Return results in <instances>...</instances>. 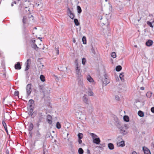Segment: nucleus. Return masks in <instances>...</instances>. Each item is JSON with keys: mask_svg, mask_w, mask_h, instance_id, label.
Masks as SVG:
<instances>
[{"mask_svg": "<svg viewBox=\"0 0 154 154\" xmlns=\"http://www.w3.org/2000/svg\"><path fill=\"white\" fill-rule=\"evenodd\" d=\"M67 11L69 16L70 17V18L72 19H73L75 16L74 15L73 13H72L70 9L69 8H67Z\"/></svg>", "mask_w": 154, "mask_h": 154, "instance_id": "obj_7", "label": "nucleus"}, {"mask_svg": "<svg viewBox=\"0 0 154 154\" xmlns=\"http://www.w3.org/2000/svg\"><path fill=\"white\" fill-rule=\"evenodd\" d=\"M114 120L115 121V124L118 128H119L121 126L120 121L118 118L116 116L114 117Z\"/></svg>", "mask_w": 154, "mask_h": 154, "instance_id": "obj_5", "label": "nucleus"}, {"mask_svg": "<svg viewBox=\"0 0 154 154\" xmlns=\"http://www.w3.org/2000/svg\"><path fill=\"white\" fill-rule=\"evenodd\" d=\"M78 141L79 144H81L82 143V140L81 139H79Z\"/></svg>", "mask_w": 154, "mask_h": 154, "instance_id": "obj_51", "label": "nucleus"}, {"mask_svg": "<svg viewBox=\"0 0 154 154\" xmlns=\"http://www.w3.org/2000/svg\"><path fill=\"white\" fill-rule=\"evenodd\" d=\"M63 67L62 66H59L58 67V69L60 70V71H62L63 70Z\"/></svg>", "mask_w": 154, "mask_h": 154, "instance_id": "obj_45", "label": "nucleus"}, {"mask_svg": "<svg viewBox=\"0 0 154 154\" xmlns=\"http://www.w3.org/2000/svg\"><path fill=\"white\" fill-rule=\"evenodd\" d=\"M108 146L109 149L112 150L114 148V146L113 143H109L108 144Z\"/></svg>", "mask_w": 154, "mask_h": 154, "instance_id": "obj_20", "label": "nucleus"}, {"mask_svg": "<svg viewBox=\"0 0 154 154\" xmlns=\"http://www.w3.org/2000/svg\"><path fill=\"white\" fill-rule=\"evenodd\" d=\"M104 78L102 80L103 85V86H106L109 84L110 82L108 78V77L106 74L104 75Z\"/></svg>", "mask_w": 154, "mask_h": 154, "instance_id": "obj_4", "label": "nucleus"}, {"mask_svg": "<svg viewBox=\"0 0 154 154\" xmlns=\"http://www.w3.org/2000/svg\"><path fill=\"white\" fill-rule=\"evenodd\" d=\"M82 112L79 111V112H76L75 113V115L78 118H80V116L82 115Z\"/></svg>", "mask_w": 154, "mask_h": 154, "instance_id": "obj_21", "label": "nucleus"}, {"mask_svg": "<svg viewBox=\"0 0 154 154\" xmlns=\"http://www.w3.org/2000/svg\"><path fill=\"white\" fill-rule=\"evenodd\" d=\"M105 146V144L104 143L103 144H100V146H97V147L100 149L102 148V147H104Z\"/></svg>", "mask_w": 154, "mask_h": 154, "instance_id": "obj_39", "label": "nucleus"}, {"mask_svg": "<svg viewBox=\"0 0 154 154\" xmlns=\"http://www.w3.org/2000/svg\"><path fill=\"white\" fill-rule=\"evenodd\" d=\"M122 69V67L121 66L119 65L117 66L116 68V70L117 72L120 71Z\"/></svg>", "mask_w": 154, "mask_h": 154, "instance_id": "obj_26", "label": "nucleus"}, {"mask_svg": "<svg viewBox=\"0 0 154 154\" xmlns=\"http://www.w3.org/2000/svg\"><path fill=\"white\" fill-rule=\"evenodd\" d=\"M138 115L140 117H143L144 116V112L141 110H139L138 112Z\"/></svg>", "mask_w": 154, "mask_h": 154, "instance_id": "obj_23", "label": "nucleus"}, {"mask_svg": "<svg viewBox=\"0 0 154 154\" xmlns=\"http://www.w3.org/2000/svg\"><path fill=\"white\" fill-rule=\"evenodd\" d=\"M33 128V125L32 123H30L29 125L28 126V131L30 132L31 131ZM30 133L29 132V134Z\"/></svg>", "mask_w": 154, "mask_h": 154, "instance_id": "obj_17", "label": "nucleus"}, {"mask_svg": "<svg viewBox=\"0 0 154 154\" xmlns=\"http://www.w3.org/2000/svg\"><path fill=\"white\" fill-rule=\"evenodd\" d=\"M87 80L90 82H94V80L90 75H88L87 77Z\"/></svg>", "mask_w": 154, "mask_h": 154, "instance_id": "obj_19", "label": "nucleus"}, {"mask_svg": "<svg viewBox=\"0 0 154 154\" xmlns=\"http://www.w3.org/2000/svg\"><path fill=\"white\" fill-rule=\"evenodd\" d=\"M69 147H70L71 149H72L73 148V145H72V142H71L70 143V144H69Z\"/></svg>", "mask_w": 154, "mask_h": 154, "instance_id": "obj_48", "label": "nucleus"}, {"mask_svg": "<svg viewBox=\"0 0 154 154\" xmlns=\"http://www.w3.org/2000/svg\"><path fill=\"white\" fill-rule=\"evenodd\" d=\"M38 38L40 39L41 41H42V40H41V39H42V38L39 37Z\"/></svg>", "mask_w": 154, "mask_h": 154, "instance_id": "obj_60", "label": "nucleus"}, {"mask_svg": "<svg viewBox=\"0 0 154 154\" xmlns=\"http://www.w3.org/2000/svg\"><path fill=\"white\" fill-rule=\"evenodd\" d=\"M73 42H74V43H75V40H73Z\"/></svg>", "mask_w": 154, "mask_h": 154, "instance_id": "obj_63", "label": "nucleus"}, {"mask_svg": "<svg viewBox=\"0 0 154 154\" xmlns=\"http://www.w3.org/2000/svg\"><path fill=\"white\" fill-rule=\"evenodd\" d=\"M79 84H80V85L82 86L83 87V86L84 85V84H83V82H82L81 81H80L79 82Z\"/></svg>", "mask_w": 154, "mask_h": 154, "instance_id": "obj_50", "label": "nucleus"}, {"mask_svg": "<svg viewBox=\"0 0 154 154\" xmlns=\"http://www.w3.org/2000/svg\"><path fill=\"white\" fill-rule=\"evenodd\" d=\"M111 56L113 58H115L116 57V54L115 52H112L111 54Z\"/></svg>", "mask_w": 154, "mask_h": 154, "instance_id": "obj_38", "label": "nucleus"}, {"mask_svg": "<svg viewBox=\"0 0 154 154\" xmlns=\"http://www.w3.org/2000/svg\"><path fill=\"white\" fill-rule=\"evenodd\" d=\"M35 40H32V42L33 44H35Z\"/></svg>", "mask_w": 154, "mask_h": 154, "instance_id": "obj_58", "label": "nucleus"}, {"mask_svg": "<svg viewBox=\"0 0 154 154\" xmlns=\"http://www.w3.org/2000/svg\"><path fill=\"white\" fill-rule=\"evenodd\" d=\"M89 134L91 136L93 140L99 137L97 135L94 133H90Z\"/></svg>", "mask_w": 154, "mask_h": 154, "instance_id": "obj_13", "label": "nucleus"}, {"mask_svg": "<svg viewBox=\"0 0 154 154\" xmlns=\"http://www.w3.org/2000/svg\"><path fill=\"white\" fill-rule=\"evenodd\" d=\"M30 61V59H29L27 60L25 64H26V68L25 69V71L27 70L29 68V63Z\"/></svg>", "mask_w": 154, "mask_h": 154, "instance_id": "obj_16", "label": "nucleus"}, {"mask_svg": "<svg viewBox=\"0 0 154 154\" xmlns=\"http://www.w3.org/2000/svg\"><path fill=\"white\" fill-rule=\"evenodd\" d=\"M15 68L16 69H21V66L19 62H17L14 66Z\"/></svg>", "mask_w": 154, "mask_h": 154, "instance_id": "obj_14", "label": "nucleus"}, {"mask_svg": "<svg viewBox=\"0 0 154 154\" xmlns=\"http://www.w3.org/2000/svg\"><path fill=\"white\" fill-rule=\"evenodd\" d=\"M74 23L76 26H78L79 25V23L77 19H74Z\"/></svg>", "mask_w": 154, "mask_h": 154, "instance_id": "obj_30", "label": "nucleus"}, {"mask_svg": "<svg viewBox=\"0 0 154 154\" xmlns=\"http://www.w3.org/2000/svg\"><path fill=\"white\" fill-rule=\"evenodd\" d=\"M23 34L25 36L26 34H28V31L25 28L23 29Z\"/></svg>", "mask_w": 154, "mask_h": 154, "instance_id": "obj_32", "label": "nucleus"}, {"mask_svg": "<svg viewBox=\"0 0 154 154\" xmlns=\"http://www.w3.org/2000/svg\"><path fill=\"white\" fill-rule=\"evenodd\" d=\"M115 98H116V99L117 100H119V98L118 96H116Z\"/></svg>", "mask_w": 154, "mask_h": 154, "instance_id": "obj_54", "label": "nucleus"}, {"mask_svg": "<svg viewBox=\"0 0 154 154\" xmlns=\"http://www.w3.org/2000/svg\"><path fill=\"white\" fill-rule=\"evenodd\" d=\"M13 5H13V3H12V4H11V6H13Z\"/></svg>", "mask_w": 154, "mask_h": 154, "instance_id": "obj_62", "label": "nucleus"}, {"mask_svg": "<svg viewBox=\"0 0 154 154\" xmlns=\"http://www.w3.org/2000/svg\"><path fill=\"white\" fill-rule=\"evenodd\" d=\"M77 12L79 14H80L82 12V9L79 6H77Z\"/></svg>", "mask_w": 154, "mask_h": 154, "instance_id": "obj_29", "label": "nucleus"}, {"mask_svg": "<svg viewBox=\"0 0 154 154\" xmlns=\"http://www.w3.org/2000/svg\"><path fill=\"white\" fill-rule=\"evenodd\" d=\"M118 128L120 129V133L123 135H125L126 134L127 132L124 129V127H120V126L119 128Z\"/></svg>", "mask_w": 154, "mask_h": 154, "instance_id": "obj_8", "label": "nucleus"}, {"mask_svg": "<svg viewBox=\"0 0 154 154\" xmlns=\"http://www.w3.org/2000/svg\"><path fill=\"white\" fill-rule=\"evenodd\" d=\"M47 121L50 124H51L52 123V121L51 120V116L48 115V116L47 118Z\"/></svg>", "mask_w": 154, "mask_h": 154, "instance_id": "obj_22", "label": "nucleus"}, {"mask_svg": "<svg viewBox=\"0 0 154 154\" xmlns=\"http://www.w3.org/2000/svg\"><path fill=\"white\" fill-rule=\"evenodd\" d=\"M87 154H91L90 150L88 149L87 150Z\"/></svg>", "mask_w": 154, "mask_h": 154, "instance_id": "obj_53", "label": "nucleus"}, {"mask_svg": "<svg viewBox=\"0 0 154 154\" xmlns=\"http://www.w3.org/2000/svg\"><path fill=\"white\" fill-rule=\"evenodd\" d=\"M36 135L38 137H39L40 136V134L38 131L37 132Z\"/></svg>", "mask_w": 154, "mask_h": 154, "instance_id": "obj_52", "label": "nucleus"}, {"mask_svg": "<svg viewBox=\"0 0 154 154\" xmlns=\"http://www.w3.org/2000/svg\"><path fill=\"white\" fill-rule=\"evenodd\" d=\"M39 88L40 90L43 91L44 90V87L42 85H39Z\"/></svg>", "mask_w": 154, "mask_h": 154, "instance_id": "obj_41", "label": "nucleus"}, {"mask_svg": "<svg viewBox=\"0 0 154 154\" xmlns=\"http://www.w3.org/2000/svg\"><path fill=\"white\" fill-rule=\"evenodd\" d=\"M32 48H34L36 51H37L38 50L39 48L37 47V45L35 44H33V45L32 46Z\"/></svg>", "mask_w": 154, "mask_h": 154, "instance_id": "obj_28", "label": "nucleus"}, {"mask_svg": "<svg viewBox=\"0 0 154 154\" xmlns=\"http://www.w3.org/2000/svg\"><path fill=\"white\" fill-rule=\"evenodd\" d=\"M2 123L4 128L7 127L6 124L4 121H2Z\"/></svg>", "mask_w": 154, "mask_h": 154, "instance_id": "obj_44", "label": "nucleus"}, {"mask_svg": "<svg viewBox=\"0 0 154 154\" xmlns=\"http://www.w3.org/2000/svg\"><path fill=\"white\" fill-rule=\"evenodd\" d=\"M32 85L31 84H28L26 85V91L27 96H29L31 94L32 90Z\"/></svg>", "mask_w": 154, "mask_h": 154, "instance_id": "obj_3", "label": "nucleus"}, {"mask_svg": "<svg viewBox=\"0 0 154 154\" xmlns=\"http://www.w3.org/2000/svg\"><path fill=\"white\" fill-rule=\"evenodd\" d=\"M131 154H137V152L136 151H133Z\"/></svg>", "mask_w": 154, "mask_h": 154, "instance_id": "obj_56", "label": "nucleus"}, {"mask_svg": "<svg viewBox=\"0 0 154 154\" xmlns=\"http://www.w3.org/2000/svg\"><path fill=\"white\" fill-rule=\"evenodd\" d=\"M34 101L32 99H30L29 100V107H32V105L34 103Z\"/></svg>", "mask_w": 154, "mask_h": 154, "instance_id": "obj_24", "label": "nucleus"}, {"mask_svg": "<svg viewBox=\"0 0 154 154\" xmlns=\"http://www.w3.org/2000/svg\"><path fill=\"white\" fill-rule=\"evenodd\" d=\"M55 50L57 51V54H59V50H58V48H57L56 47L55 48Z\"/></svg>", "mask_w": 154, "mask_h": 154, "instance_id": "obj_47", "label": "nucleus"}, {"mask_svg": "<svg viewBox=\"0 0 154 154\" xmlns=\"http://www.w3.org/2000/svg\"><path fill=\"white\" fill-rule=\"evenodd\" d=\"M82 41L83 43L84 44H86V39L85 36H83L82 38Z\"/></svg>", "mask_w": 154, "mask_h": 154, "instance_id": "obj_27", "label": "nucleus"}, {"mask_svg": "<svg viewBox=\"0 0 154 154\" xmlns=\"http://www.w3.org/2000/svg\"><path fill=\"white\" fill-rule=\"evenodd\" d=\"M26 17L24 16L23 19V22L24 24L26 23Z\"/></svg>", "mask_w": 154, "mask_h": 154, "instance_id": "obj_40", "label": "nucleus"}, {"mask_svg": "<svg viewBox=\"0 0 154 154\" xmlns=\"http://www.w3.org/2000/svg\"><path fill=\"white\" fill-rule=\"evenodd\" d=\"M91 52H92V53L94 54H95V51L93 48H92L91 49Z\"/></svg>", "mask_w": 154, "mask_h": 154, "instance_id": "obj_46", "label": "nucleus"}, {"mask_svg": "<svg viewBox=\"0 0 154 154\" xmlns=\"http://www.w3.org/2000/svg\"><path fill=\"white\" fill-rule=\"evenodd\" d=\"M40 80H41V81H42L44 82L45 81V76L44 75H41L40 76Z\"/></svg>", "mask_w": 154, "mask_h": 154, "instance_id": "obj_35", "label": "nucleus"}, {"mask_svg": "<svg viewBox=\"0 0 154 154\" xmlns=\"http://www.w3.org/2000/svg\"><path fill=\"white\" fill-rule=\"evenodd\" d=\"M86 93L88 96H93L94 95V93L92 91V90L90 88L88 89V91L86 92Z\"/></svg>", "mask_w": 154, "mask_h": 154, "instance_id": "obj_12", "label": "nucleus"}, {"mask_svg": "<svg viewBox=\"0 0 154 154\" xmlns=\"http://www.w3.org/2000/svg\"><path fill=\"white\" fill-rule=\"evenodd\" d=\"M33 109L32 107H29L28 110V114L30 116L32 117V116L33 114Z\"/></svg>", "mask_w": 154, "mask_h": 154, "instance_id": "obj_10", "label": "nucleus"}, {"mask_svg": "<svg viewBox=\"0 0 154 154\" xmlns=\"http://www.w3.org/2000/svg\"><path fill=\"white\" fill-rule=\"evenodd\" d=\"M13 3L16 4V2L15 1H14L13 2Z\"/></svg>", "mask_w": 154, "mask_h": 154, "instance_id": "obj_64", "label": "nucleus"}, {"mask_svg": "<svg viewBox=\"0 0 154 154\" xmlns=\"http://www.w3.org/2000/svg\"><path fill=\"white\" fill-rule=\"evenodd\" d=\"M140 89L142 90H143L144 89V88L143 87H141L140 88Z\"/></svg>", "mask_w": 154, "mask_h": 154, "instance_id": "obj_57", "label": "nucleus"}, {"mask_svg": "<svg viewBox=\"0 0 154 154\" xmlns=\"http://www.w3.org/2000/svg\"><path fill=\"white\" fill-rule=\"evenodd\" d=\"M86 61V59L85 58H82V63L83 65H85Z\"/></svg>", "mask_w": 154, "mask_h": 154, "instance_id": "obj_42", "label": "nucleus"}, {"mask_svg": "<svg viewBox=\"0 0 154 154\" xmlns=\"http://www.w3.org/2000/svg\"><path fill=\"white\" fill-rule=\"evenodd\" d=\"M6 154H9V152L8 150H7L6 152Z\"/></svg>", "mask_w": 154, "mask_h": 154, "instance_id": "obj_59", "label": "nucleus"}, {"mask_svg": "<svg viewBox=\"0 0 154 154\" xmlns=\"http://www.w3.org/2000/svg\"><path fill=\"white\" fill-rule=\"evenodd\" d=\"M117 145L118 146L123 147L125 146V142L124 141H122L117 143Z\"/></svg>", "mask_w": 154, "mask_h": 154, "instance_id": "obj_18", "label": "nucleus"}, {"mask_svg": "<svg viewBox=\"0 0 154 154\" xmlns=\"http://www.w3.org/2000/svg\"><path fill=\"white\" fill-rule=\"evenodd\" d=\"M75 63V70L76 75L78 78H81L82 77L81 71L80 67L79 66L77 60H76Z\"/></svg>", "mask_w": 154, "mask_h": 154, "instance_id": "obj_2", "label": "nucleus"}, {"mask_svg": "<svg viewBox=\"0 0 154 154\" xmlns=\"http://www.w3.org/2000/svg\"><path fill=\"white\" fill-rule=\"evenodd\" d=\"M82 100L83 102L89 106L91 109H93L91 101L88 99L87 95L85 94L82 98Z\"/></svg>", "mask_w": 154, "mask_h": 154, "instance_id": "obj_1", "label": "nucleus"}, {"mask_svg": "<svg viewBox=\"0 0 154 154\" xmlns=\"http://www.w3.org/2000/svg\"><path fill=\"white\" fill-rule=\"evenodd\" d=\"M123 119L124 121L126 122H128L129 120V117L127 116H124L123 117Z\"/></svg>", "mask_w": 154, "mask_h": 154, "instance_id": "obj_25", "label": "nucleus"}, {"mask_svg": "<svg viewBox=\"0 0 154 154\" xmlns=\"http://www.w3.org/2000/svg\"><path fill=\"white\" fill-rule=\"evenodd\" d=\"M124 73H121L119 75V77L122 81H124V79L123 78V77L124 76Z\"/></svg>", "mask_w": 154, "mask_h": 154, "instance_id": "obj_31", "label": "nucleus"}, {"mask_svg": "<svg viewBox=\"0 0 154 154\" xmlns=\"http://www.w3.org/2000/svg\"><path fill=\"white\" fill-rule=\"evenodd\" d=\"M152 23L149 21H148L147 22V24L150 27L153 28V26L152 25Z\"/></svg>", "mask_w": 154, "mask_h": 154, "instance_id": "obj_34", "label": "nucleus"}, {"mask_svg": "<svg viewBox=\"0 0 154 154\" xmlns=\"http://www.w3.org/2000/svg\"><path fill=\"white\" fill-rule=\"evenodd\" d=\"M4 128L7 133H8V131L7 128V127H5Z\"/></svg>", "mask_w": 154, "mask_h": 154, "instance_id": "obj_55", "label": "nucleus"}, {"mask_svg": "<svg viewBox=\"0 0 154 154\" xmlns=\"http://www.w3.org/2000/svg\"><path fill=\"white\" fill-rule=\"evenodd\" d=\"M142 149L143 151L144 154H151L150 150L147 147L143 146Z\"/></svg>", "mask_w": 154, "mask_h": 154, "instance_id": "obj_6", "label": "nucleus"}, {"mask_svg": "<svg viewBox=\"0 0 154 154\" xmlns=\"http://www.w3.org/2000/svg\"><path fill=\"white\" fill-rule=\"evenodd\" d=\"M153 43V41L150 39H149L146 42V45L147 46L150 47L152 45Z\"/></svg>", "mask_w": 154, "mask_h": 154, "instance_id": "obj_9", "label": "nucleus"}, {"mask_svg": "<svg viewBox=\"0 0 154 154\" xmlns=\"http://www.w3.org/2000/svg\"><path fill=\"white\" fill-rule=\"evenodd\" d=\"M79 139H82L83 137V134L81 133H79L78 134Z\"/></svg>", "mask_w": 154, "mask_h": 154, "instance_id": "obj_36", "label": "nucleus"}, {"mask_svg": "<svg viewBox=\"0 0 154 154\" xmlns=\"http://www.w3.org/2000/svg\"><path fill=\"white\" fill-rule=\"evenodd\" d=\"M151 111L152 113H154V107H152L151 108Z\"/></svg>", "mask_w": 154, "mask_h": 154, "instance_id": "obj_49", "label": "nucleus"}, {"mask_svg": "<svg viewBox=\"0 0 154 154\" xmlns=\"http://www.w3.org/2000/svg\"><path fill=\"white\" fill-rule=\"evenodd\" d=\"M19 94V92L18 91H15L14 93V95L15 96H18Z\"/></svg>", "mask_w": 154, "mask_h": 154, "instance_id": "obj_43", "label": "nucleus"}, {"mask_svg": "<svg viewBox=\"0 0 154 154\" xmlns=\"http://www.w3.org/2000/svg\"><path fill=\"white\" fill-rule=\"evenodd\" d=\"M100 142V140L99 137L93 140V143L97 145L99 144Z\"/></svg>", "mask_w": 154, "mask_h": 154, "instance_id": "obj_11", "label": "nucleus"}, {"mask_svg": "<svg viewBox=\"0 0 154 154\" xmlns=\"http://www.w3.org/2000/svg\"><path fill=\"white\" fill-rule=\"evenodd\" d=\"M78 152L79 154H83L84 152V151L81 148H80L79 149Z\"/></svg>", "mask_w": 154, "mask_h": 154, "instance_id": "obj_33", "label": "nucleus"}, {"mask_svg": "<svg viewBox=\"0 0 154 154\" xmlns=\"http://www.w3.org/2000/svg\"><path fill=\"white\" fill-rule=\"evenodd\" d=\"M56 127L57 129H60L61 128V125L60 123L58 122L56 123Z\"/></svg>", "mask_w": 154, "mask_h": 154, "instance_id": "obj_37", "label": "nucleus"}, {"mask_svg": "<svg viewBox=\"0 0 154 154\" xmlns=\"http://www.w3.org/2000/svg\"><path fill=\"white\" fill-rule=\"evenodd\" d=\"M38 118L39 119L38 122H41L42 120L43 119V116L42 115V113H39L38 114Z\"/></svg>", "mask_w": 154, "mask_h": 154, "instance_id": "obj_15", "label": "nucleus"}, {"mask_svg": "<svg viewBox=\"0 0 154 154\" xmlns=\"http://www.w3.org/2000/svg\"><path fill=\"white\" fill-rule=\"evenodd\" d=\"M140 19H141V18H140L139 19H138L137 20V21L139 22L140 21Z\"/></svg>", "mask_w": 154, "mask_h": 154, "instance_id": "obj_61", "label": "nucleus"}]
</instances>
